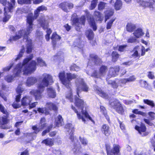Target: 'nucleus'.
Wrapping results in <instances>:
<instances>
[{
	"instance_id": "nucleus-1",
	"label": "nucleus",
	"mask_w": 155,
	"mask_h": 155,
	"mask_svg": "<svg viewBox=\"0 0 155 155\" xmlns=\"http://www.w3.org/2000/svg\"><path fill=\"white\" fill-rule=\"evenodd\" d=\"M66 78L65 73L64 71H63L59 73L58 77L62 84L69 90V92L66 95V98L69 100L71 102H73L74 99L71 88V81L72 80L76 79L78 77V75L75 74H72L70 72L66 73Z\"/></svg>"
},
{
	"instance_id": "nucleus-2",
	"label": "nucleus",
	"mask_w": 155,
	"mask_h": 155,
	"mask_svg": "<svg viewBox=\"0 0 155 155\" xmlns=\"http://www.w3.org/2000/svg\"><path fill=\"white\" fill-rule=\"evenodd\" d=\"M39 16V7H38L34 11V14L29 13L26 17L27 24H28L23 35L24 38L27 40H28V36L33 30V22Z\"/></svg>"
},
{
	"instance_id": "nucleus-3",
	"label": "nucleus",
	"mask_w": 155,
	"mask_h": 155,
	"mask_svg": "<svg viewBox=\"0 0 155 155\" xmlns=\"http://www.w3.org/2000/svg\"><path fill=\"white\" fill-rule=\"evenodd\" d=\"M79 91L80 88L78 86L76 89V93L78 97L76 96L75 97L74 104L76 107L81 108L82 114L84 115L86 118L93 122L94 120L89 115L87 111L86 110H83L84 107L86 105V104L83 100L79 98L80 97Z\"/></svg>"
},
{
	"instance_id": "nucleus-4",
	"label": "nucleus",
	"mask_w": 155,
	"mask_h": 155,
	"mask_svg": "<svg viewBox=\"0 0 155 155\" xmlns=\"http://www.w3.org/2000/svg\"><path fill=\"white\" fill-rule=\"evenodd\" d=\"M103 63L101 58L98 55L94 53H91L89 55L88 59L87 66L94 67L100 65Z\"/></svg>"
},
{
	"instance_id": "nucleus-5",
	"label": "nucleus",
	"mask_w": 155,
	"mask_h": 155,
	"mask_svg": "<svg viewBox=\"0 0 155 155\" xmlns=\"http://www.w3.org/2000/svg\"><path fill=\"white\" fill-rule=\"evenodd\" d=\"M47 107H39V113L45 114V115L50 114V111L53 110L54 112H58V107L55 104L51 102H47L46 103Z\"/></svg>"
},
{
	"instance_id": "nucleus-6",
	"label": "nucleus",
	"mask_w": 155,
	"mask_h": 155,
	"mask_svg": "<svg viewBox=\"0 0 155 155\" xmlns=\"http://www.w3.org/2000/svg\"><path fill=\"white\" fill-rule=\"evenodd\" d=\"M105 146L107 155H119L120 147L118 144H114L112 149L109 143H105Z\"/></svg>"
},
{
	"instance_id": "nucleus-7",
	"label": "nucleus",
	"mask_w": 155,
	"mask_h": 155,
	"mask_svg": "<svg viewBox=\"0 0 155 155\" xmlns=\"http://www.w3.org/2000/svg\"><path fill=\"white\" fill-rule=\"evenodd\" d=\"M86 17L85 15H82L80 18H75L73 19V24L75 26L76 30L79 31L82 28V25H84L86 22Z\"/></svg>"
},
{
	"instance_id": "nucleus-8",
	"label": "nucleus",
	"mask_w": 155,
	"mask_h": 155,
	"mask_svg": "<svg viewBox=\"0 0 155 155\" xmlns=\"http://www.w3.org/2000/svg\"><path fill=\"white\" fill-rule=\"evenodd\" d=\"M52 80V77L49 74H46L44 76L40 84H39V98L41 97V94L44 91L45 87L48 86L50 81Z\"/></svg>"
},
{
	"instance_id": "nucleus-9",
	"label": "nucleus",
	"mask_w": 155,
	"mask_h": 155,
	"mask_svg": "<svg viewBox=\"0 0 155 155\" xmlns=\"http://www.w3.org/2000/svg\"><path fill=\"white\" fill-rule=\"evenodd\" d=\"M37 63L35 61H32L29 64L25 67L23 70L24 74L28 75L33 72L36 69Z\"/></svg>"
},
{
	"instance_id": "nucleus-10",
	"label": "nucleus",
	"mask_w": 155,
	"mask_h": 155,
	"mask_svg": "<svg viewBox=\"0 0 155 155\" xmlns=\"http://www.w3.org/2000/svg\"><path fill=\"white\" fill-rule=\"evenodd\" d=\"M135 129L142 137L147 136L149 134V132L147 131L146 125L143 123H141L139 126L136 125Z\"/></svg>"
},
{
	"instance_id": "nucleus-11",
	"label": "nucleus",
	"mask_w": 155,
	"mask_h": 155,
	"mask_svg": "<svg viewBox=\"0 0 155 155\" xmlns=\"http://www.w3.org/2000/svg\"><path fill=\"white\" fill-rule=\"evenodd\" d=\"M14 8V7L12 5L9 3H8V6H6L4 7V16L3 18V22H6L11 17L10 15L8 14L7 10L8 11V12H13V10Z\"/></svg>"
},
{
	"instance_id": "nucleus-12",
	"label": "nucleus",
	"mask_w": 155,
	"mask_h": 155,
	"mask_svg": "<svg viewBox=\"0 0 155 155\" xmlns=\"http://www.w3.org/2000/svg\"><path fill=\"white\" fill-rule=\"evenodd\" d=\"M119 71V66L116 65L111 67L108 70L107 76L109 78L115 77L118 75Z\"/></svg>"
},
{
	"instance_id": "nucleus-13",
	"label": "nucleus",
	"mask_w": 155,
	"mask_h": 155,
	"mask_svg": "<svg viewBox=\"0 0 155 155\" xmlns=\"http://www.w3.org/2000/svg\"><path fill=\"white\" fill-rule=\"evenodd\" d=\"M39 22L41 26L42 27L44 30L47 29L46 31L47 33L46 34L50 35L52 32V30L51 28H48V24L44 16L41 17L40 18Z\"/></svg>"
},
{
	"instance_id": "nucleus-14",
	"label": "nucleus",
	"mask_w": 155,
	"mask_h": 155,
	"mask_svg": "<svg viewBox=\"0 0 155 155\" xmlns=\"http://www.w3.org/2000/svg\"><path fill=\"white\" fill-rule=\"evenodd\" d=\"M59 7L61 8L64 11L68 12V9H71L74 8V5L71 2H64L61 3L59 5Z\"/></svg>"
},
{
	"instance_id": "nucleus-15",
	"label": "nucleus",
	"mask_w": 155,
	"mask_h": 155,
	"mask_svg": "<svg viewBox=\"0 0 155 155\" xmlns=\"http://www.w3.org/2000/svg\"><path fill=\"white\" fill-rule=\"evenodd\" d=\"M87 20L91 27L92 28L94 31H96L97 29V27L94 18L89 12H87Z\"/></svg>"
},
{
	"instance_id": "nucleus-16",
	"label": "nucleus",
	"mask_w": 155,
	"mask_h": 155,
	"mask_svg": "<svg viewBox=\"0 0 155 155\" xmlns=\"http://www.w3.org/2000/svg\"><path fill=\"white\" fill-rule=\"evenodd\" d=\"M101 130V132L105 136L108 137L111 134L110 128L107 124H104L102 125Z\"/></svg>"
},
{
	"instance_id": "nucleus-17",
	"label": "nucleus",
	"mask_w": 155,
	"mask_h": 155,
	"mask_svg": "<svg viewBox=\"0 0 155 155\" xmlns=\"http://www.w3.org/2000/svg\"><path fill=\"white\" fill-rule=\"evenodd\" d=\"M114 109L118 114H124V110L122 106V104L120 102H117L115 103L113 106Z\"/></svg>"
},
{
	"instance_id": "nucleus-18",
	"label": "nucleus",
	"mask_w": 155,
	"mask_h": 155,
	"mask_svg": "<svg viewBox=\"0 0 155 155\" xmlns=\"http://www.w3.org/2000/svg\"><path fill=\"white\" fill-rule=\"evenodd\" d=\"M9 114L4 115L1 117V127L2 128L5 129L7 127L5 125L8 124L10 120L8 118Z\"/></svg>"
},
{
	"instance_id": "nucleus-19",
	"label": "nucleus",
	"mask_w": 155,
	"mask_h": 155,
	"mask_svg": "<svg viewBox=\"0 0 155 155\" xmlns=\"http://www.w3.org/2000/svg\"><path fill=\"white\" fill-rule=\"evenodd\" d=\"M52 41L51 43L54 47H55L56 45L57 42L61 39L60 36L58 35L56 32H54L52 34L51 37Z\"/></svg>"
},
{
	"instance_id": "nucleus-20",
	"label": "nucleus",
	"mask_w": 155,
	"mask_h": 155,
	"mask_svg": "<svg viewBox=\"0 0 155 155\" xmlns=\"http://www.w3.org/2000/svg\"><path fill=\"white\" fill-rule=\"evenodd\" d=\"M100 112L105 117L109 123H110V120L109 116L108 115L107 110L105 107L103 105L100 106Z\"/></svg>"
},
{
	"instance_id": "nucleus-21",
	"label": "nucleus",
	"mask_w": 155,
	"mask_h": 155,
	"mask_svg": "<svg viewBox=\"0 0 155 155\" xmlns=\"http://www.w3.org/2000/svg\"><path fill=\"white\" fill-rule=\"evenodd\" d=\"M32 101L31 97L28 96H25L21 100V104L23 106H26L30 104Z\"/></svg>"
},
{
	"instance_id": "nucleus-22",
	"label": "nucleus",
	"mask_w": 155,
	"mask_h": 155,
	"mask_svg": "<svg viewBox=\"0 0 155 155\" xmlns=\"http://www.w3.org/2000/svg\"><path fill=\"white\" fill-rule=\"evenodd\" d=\"M37 82V79L34 77H30L28 78L26 82L27 86L30 87L33 85Z\"/></svg>"
},
{
	"instance_id": "nucleus-23",
	"label": "nucleus",
	"mask_w": 155,
	"mask_h": 155,
	"mask_svg": "<svg viewBox=\"0 0 155 155\" xmlns=\"http://www.w3.org/2000/svg\"><path fill=\"white\" fill-rule=\"evenodd\" d=\"M47 93L48 97L50 98H54L56 96V91L52 87H50L48 88Z\"/></svg>"
},
{
	"instance_id": "nucleus-24",
	"label": "nucleus",
	"mask_w": 155,
	"mask_h": 155,
	"mask_svg": "<svg viewBox=\"0 0 155 155\" xmlns=\"http://www.w3.org/2000/svg\"><path fill=\"white\" fill-rule=\"evenodd\" d=\"M54 139L50 138H47L44 140L41 143L45 144L47 146L51 147L54 145Z\"/></svg>"
},
{
	"instance_id": "nucleus-25",
	"label": "nucleus",
	"mask_w": 155,
	"mask_h": 155,
	"mask_svg": "<svg viewBox=\"0 0 155 155\" xmlns=\"http://www.w3.org/2000/svg\"><path fill=\"white\" fill-rule=\"evenodd\" d=\"M71 109L74 111V112L77 114V116L78 119L79 120L81 119L83 121L84 123L86 122V120L84 117L81 115V114L79 112L76 107L72 105L71 106Z\"/></svg>"
},
{
	"instance_id": "nucleus-26",
	"label": "nucleus",
	"mask_w": 155,
	"mask_h": 155,
	"mask_svg": "<svg viewBox=\"0 0 155 155\" xmlns=\"http://www.w3.org/2000/svg\"><path fill=\"white\" fill-rule=\"evenodd\" d=\"M72 124H68L67 125V127L70 130H71L69 133V139L72 141H74V127H71Z\"/></svg>"
},
{
	"instance_id": "nucleus-27",
	"label": "nucleus",
	"mask_w": 155,
	"mask_h": 155,
	"mask_svg": "<svg viewBox=\"0 0 155 155\" xmlns=\"http://www.w3.org/2000/svg\"><path fill=\"white\" fill-rule=\"evenodd\" d=\"M85 35L89 40L92 41L94 38V33L90 29L86 31Z\"/></svg>"
},
{
	"instance_id": "nucleus-28",
	"label": "nucleus",
	"mask_w": 155,
	"mask_h": 155,
	"mask_svg": "<svg viewBox=\"0 0 155 155\" xmlns=\"http://www.w3.org/2000/svg\"><path fill=\"white\" fill-rule=\"evenodd\" d=\"M133 34L136 38H139L143 36L144 33L141 28H138L134 31Z\"/></svg>"
},
{
	"instance_id": "nucleus-29",
	"label": "nucleus",
	"mask_w": 155,
	"mask_h": 155,
	"mask_svg": "<svg viewBox=\"0 0 155 155\" xmlns=\"http://www.w3.org/2000/svg\"><path fill=\"white\" fill-rule=\"evenodd\" d=\"M111 61L113 62H116L119 59L120 55L116 51H113L111 54Z\"/></svg>"
},
{
	"instance_id": "nucleus-30",
	"label": "nucleus",
	"mask_w": 155,
	"mask_h": 155,
	"mask_svg": "<svg viewBox=\"0 0 155 155\" xmlns=\"http://www.w3.org/2000/svg\"><path fill=\"white\" fill-rule=\"evenodd\" d=\"M107 70L108 67L105 65H101L99 69V71L102 76L106 74Z\"/></svg>"
},
{
	"instance_id": "nucleus-31",
	"label": "nucleus",
	"mask_w": 155,
	"mask_h": 155,
	"mask_svg": "<svg viewBox=\"0 0 155 155\" xmlns=\"http://www.w3.org/2000/svg\"><path fill=\"white\" fill-rule=\"evenodd\" d=\"M126 30L129 32H132L134 31L136 28V26L131 23H128L126 25Z\"/></svg>"
},
{
	"instance_id": "nucleus-32",
	"label": "nucleus",
	"mask_w": 155,
	"mask_h": 155,
	"mask_svg": "<svg viewBox=\"0 0 155 155\" xmlns=\"http://www.w3.org/2000/svg\"><path fill=\"white\" fill-rule=\"evenodd\" d=\"M81 86V91L84 92H87L89 90V87L86 83L84 81L83 79H81V81L80 83Z\"/></svg>"
},
{
	"instance_id": "nucleus-33",
	"label": "nucleus",
	"mask_w": 155,
	"mask_h": 155,
	"mask_svg": "<svg viewBox=\"0 0 155 155\" xmlns=\"http://www.w3.org/2000/svg\"><path fill=\"white\" fill-rule=\"evenodd\" d=\"M63 123V119L61 115L60 114L58 115L57 116V120L55 121V125L57 127H59L60 126H61Z\"/></svg>"
},
{
	"instance_id": "nucleus-34",
	"label": "nucleus",
	"mask_w": 155,
	"mask_h": 155,
	"mask_svg": "<svg viewBox=\"0 0 155 155\" xmlns=\"http://www.w3.org/2000/svg\"><path fill=\"white\" fill-rule=\"evenodd\" d=\"M122 7V3L120 0H116L114 4V7L115 9L117 11L121 9Z\"/></svg>"
},
{
	"instance_id": "nucleus-35",
	"label": "nucleus",
	"mask_w": 155,
	"mask_h": 155,
	"mask_svg": "<svg viewBox=\"0 0 155 155\" xmlns=\"http://www.w3.org/2000/svg\"><path fill=\"white\" fill-rule=\"evenodd\" d=\"M143 102L144 104H146L150 106L151 108H154L155 110V104L153 101L149 100L148 99H144Z\"/></svg>"
},
{
	"instance_id": "nucleus-36",
	"label": "nucleus",
	"mask_w": 155,
	"mask_h": 155,
	"mask_svg": "<svg viewBox=\"0 0 155 155\" xmlns=\"http://www.w3.org/2000/svg\"><path fill=\"white\" fill-rule=\"evenodd\" d=\"M24 30L23 29L21 30L18 32V35H16L13 37V38L14 40H18L21 38L23 36V32Z\"/></svg>"
},
{
	"instance_id": "nucleus-37",
	"label": "nucleus",
	"mask_w": 155,
	"mask_h": 155,
	"mask_svg": "<svg viewBox=\"0 0 155 155\" xmlns=\"http://www.w3.org/2000/svg\"><path fill=\"white\" fill-rule=\"evenodd\" d=\"M114 14V12L112 10L107 11L106 12L105 15V21L109 19Z\"/></svg>"
},
{
	"instance_id": "nucleus-38",
	"label": "nucleus",
	"mask_w": 155,
	"mask_h": 155,
	"mask_svg": "<svg viewBox=\"0 0 155 155\" xmlns=\"http://www.w3.org/2000/svg\"><path fill=\"white\" fill-rule=\"evenodd\" d=\"M141 5L144 8H153L152 3L148 2L143 1L141 3Z\"/></svg>"
},
{
	"instance_id": "nucleus-39",
	"label": "nucleus",
	"mask_w": 155,
	"mask_h": 155,
	"mask_svg": "<svg viewBox=\"0 0 155 155\" xmlns=\"http://www.w3.org/2000/svg\"><path fill=\"white\" fill-rule=\"evenodd\" d=\"M132 112L134 114H139L143 117H145L147 115V114L146 113L141 111H138V109H134L133 110H132Z\"/></svg>"
},
{
	"instance_id": "nucleus-40",
	"label": "nucleus",
	"mask_w": 155,
	"mask_h": 155,
	"mask_svg": "<svg viewBox=\"0 0 155 155\" xmlns=\"http://www.w3.org/2000/svg\"><path fill=\"white\" fill-rule=\"evenodd\" d=\"M91 76L95 78H100L102 76L99 71L98 72L97 70H94L91 74Z\"/></svg>"
},
{
	"instance_id": "nucleus-41",
	"label": "nucleus",
	"mask_w": 155,
	"mask_h": 155,
	"mask_svg": "<svg viewBox=\"0 0 155 155\" xmlns=\"http://www.w3.org/2000/svg\"><path fill=\"white\" fill-rule=\"evenodd\" d=\"M79 69V67L75 64H73L70 67V70L71 71H77Z\"/></svg>"
},
{
	"instance_id": "nucleus-42",
	"label": "nucleus",
	"mask_w": 155,
	"mask_h": 155,
	"mask_svg": "<svg viewBox=\"0 0 155 155\" xmlns=\"http://www.w3.org/2000/svg\"><path fill=\"white\" fill-rule=\"evenodd\" d=\"M45 117L42 118L40 120L39 122V124H41V129H43L46 127L47 124L45 123Z\"/></svg>"
},
{
	"instance_id": "nucleus-43",
	"label": "nucleus",
	"mask_w": 155,
	"mask_h": 155,
	"mask_svg": "<svg viewBox=\"0 0 155 155\" xmlns=\"http://www.w3.org/2000/svg\"><path fill=\"white\" fill-rule=\"evenodd\" d=\"M97 94L103 98H106L107 97V94L101 90H97Z\"/></svg>"
},
{
	"instance_id": "nucleus-44",
	"label": "nucleus",
	"mask_w": 155,
	"mask_h": 155,
	"mask_svg": "<svg viewBox=\"0 0 155 155\" xmlns=\"http://www.w3.org/2000/svg\"><path fill=\"white\" fill-rule=\"evenodd\" d=\"M33 58V54H31L29 57L24 59L22 63V66H24L26 64Z\"/></svg>"
},
{
	"instance_id": "nucleus-45",
	"label": "nucleus",
	"mask_w": 155,
	"mask_h": 155,
	"mask_svg": "<svg viewBox=\"0 0 155 155\" xmlns=\"http://www.w3.org/2000/svg\"><path fill=\"white\" fill-rule=\"evenodd\" d=\"M32 129L33 130H35L34 132L31 133H27L26 134V136H32L33 133L37 134L38 133L39 131L38 130V128L36 126L34 125L32 127Z\"/></svg>"
},
{
	"instance_id": "nucleus-46",
	"label": "nucleus",
	"mask_w": 155,
	"mask_h": 155,
	"mask_svg": "<svg viewBox=\"0 0 155 155\" xmlns=\"http://www.w3.org/2000/svg\"><path fill=\"white\" fill-rule=\"evenodd\" d=\"M18 3L21 4H30L31 0H18Z\"/></svg>"
},
{
	"instance_id": "nucleus-47",
	"label": "nucleus",
	"mask_w": 155,
	"mask_h": 155,
	"mask_svg": "<svg viewBox=\"0 0 155 155\" xmlns=\"http://www.w3.org/2000/svg\"><path fill=\"white\" fill-rule=\"evenodd\" d=\"M0 111L5 115L9 114L7 110L2 104H0Z\"/></svg>"
},
{
	"instance_id": "nucleus-48",
	"label": "nucleus",
	"mask_w": 155,
	"mask_h": 155,
	"mask_svg": "<svg viewBox=\"0 0 155 155\" xmlns=\"http://www.w3.org/2000/svg\"><path fill=\"white\" fill-rule=\"evenodd\" d=\"M115 18L112 19L110 20L107 22L106 25V29L107 30L110 29L112 25L113 22L115 20Z\"/></svg>"
},
{
	"instance_id": "nucleus-49",
	"label": "nucleus",
	"mask_w": 155,
	"mask_h": 155,
	"mask_svg": "<svg viewBox=\"0 0 155 155\" xmlns=\"http://www.w3.org/2000/svg\"><path fill=\"white\" fill-rule=\"evenodd\" d=\"M97 3V0H92L89 9L91 10L94 9L96 7Z\"/></svg>"
},
{
	"instance_id": "nucleus-50",
	"label": "nucleus",
	"mask_w": 155,
	"mask_h": 155,
	"mask_svg": "<svg viewBox=\"0 0 155 155\" xmlns=\"http://www.w3.org/2000/svg\"><path fill=\"white\" fill-rule=\"evenodd\" d=\"M106 3L101 2H100L98 5V9L99 10H101L104 9L105 7Z\"/></svg>"
},
{
	"instance_id": "nucleus-51",
	"label": "nucleus",
	"mask_w": 155,
	"mask_h": 155,
	"mask_svg": "<svg viewBox=\"0 0 155 155\" xmlns=\"http://www.w3.org/2000/svg\"><path fill=\"white\" fill-rule=\"evenodd\" d=\"M149 50H150V49L149 48L145 49V47L143 46H141V56H144L146 52L147 51Z\"/></svg>"
},
{
	"instance_id": "nucleus-52",
	"label": "nucleus",
	"mask_w": 155,
	"mask_h": 155,
	"mask_svg": "<svg viewBox=\"0 0 155 155\" xmlns=\"http://www.w3.org/2000/svg\"><path fill=\"white\" fill-rule=\"evenodd\" d=\"M127 47V45H120L118 47V50L120 52H124L126 48Z\"/></svg>"
},
{
	"instance_id": "nucleus-53",
	"label": "nucleus",
	"mask_w": 155,
	"mask_h": 155,
	"mask_svg": "<svg viewBox=\"0 0 155 155\" xmlns=\"http://www.w3.org/2000/svg\"><path fill=\"white\" fill-rule=\"evenodd\" d=\"M94 16L96 18L100 19L101 18V14L100 12L95 11L94 13Z\"/></svg>"
},
{
	"instance_id": "nucleus-54",
	"label": "nucleus",
	"mask_w": 155,
	"mask_h": 155,
	"mask_svg": "<svg viewBox=\"0 0 155 155\" xmlns=\"http://www.w3.org/2000/svg\"><path fill=\"white\" fill-rule=\"evenodd\" d=\"M24 52V49H21L20 51L19 54L17 55V57L16 58L15 60H17L19 59L22 56Z\"/></svg>"
},
{
	"instance_id": "nucleus-55",
	"label": "nucleus",
	"mask_w": 155,
	"mask_h": 155,
	"mask_svg": "<svg viewBox=\"0 0 155 155\" xmlns=\"http://www.w3.org/2000/svg\"><path fill=\"white\" fill-rule=\"evenodd\" d=\"M136 37H131L128 38L127 40V42L128 43H133L136 42L137 39Z\"/></svg>"
},
{
	"instance_id": "nucleus-56",
	"label": "nucleus",
	"mask_w": 155,
	"mask_h": 155,
	"mask_svg": "<svg viewBox=\"0 0 155 155\" xmlns=\"http://www.w3.org/2000/svg\"><path fill=\"white\" fill-rule=\"evenodd\" d=\"M5 80L8 83H10L12 82L13 79V77L12 75L7 76L5 78Z\"/></svg>"
},
{
	"instance_id": "nucleus-57",
	"label": "nucleus",
	"mask_w": 155,
	"mask_h": 155,
	"mask_svg": "<svg viewBox=\"0 0 155 155\" xmlns=\"http://www.w3.org/2000/svg\"><path fill=\"white\" fill-rule=\"evenodd\" d=\"M148 114L150 117V120H153L155 118V113L152 111H150L148 112Z\"/></svg>"
},
{
	"instance_id": "nucleus-58",
	"label": "nucleus",
	"mask_w": 155,
	"mask_h": 155,
	"mask_svg": "<svg viewBox=\"0 0 155 155\" xmlns=\"http://www.w3.org/2000/svg\"><path fill=\"white\" fill-rule=\"evenodd\" d=\"M30 92L36 97L39 94V90H32Z\"/></svg>"
},
{
	"instance_id": "nucleus-59",
	"label": "nucleus",
	"mask_w": 155,
	"mask_h": 155,
	"mask_svg": "<svg viewBox=\"0 0 155 155\" xmlns=\"http://www.w3.org/2000/svg\"><path fill=\"white\" fill-rule=\"evenodd\" d=\"M134 52V53L132 54V56L134 58H139L141 56V54L140 55L138 52L137 51H133Z\"/></svg>"
},
{
	"instance_id": "nucleus-60",
	"label": "nucleus",
	"mask_w": 155,
	"mask_h": 155,
	"mask_svg": "<svg viewBox=\"0 0 155 155\" xmlns=\"http://www.w3.org/2000/svg\"><path fill=\"white\" fill-rule=\"evenodd\" d=\"M32 48L31 43L27 47L26 52L28 54H29L31 53L32 51Z\"/></svg>"
},
{
	"instance_id": "nucleus-61",
	"label": "nucleus",
	"mask_w": 155,
	"mask_h": 155,
	"mask_svg": "<svg viewBox=\"0 0 155 155\" xmlns=\"http://www.w3.org/2000/svg\"><path fill=\"white\" fill-rule=\"evenodd\" d=\"M39 66L41 67H46L47 64L45 62L41 59L39 58Z\"/></svg>"
},
{
	"instance_id": "nucleus-62",
	"label": "nucleus",
	"mask_w": 155,
	"mask_h": 155,
	"mask_svg": "<svg viewBox=\"0 0 155 155\" xmlns=\"http://www.w3.org/2000/svg\"><path fill=\"white\" fill-rule=\"evenodd\" d=\"M150 119H148L146 118L143 119V121L147 124L150 126H152L153 125V124L150 121Z\"/></svg>"
},
{
	"instance_id": "nucleus-63",
	"label": "nucleus",
	"mask_w": 155,
	"mask_h": 155,
	"mask_svg": "<svg viewBox=\"0 0 155 155\" xmlns=\"http://www.w3.org/2000/svg\"><path fill=\"white\" fill-rule=\"evenodd\" d=\"M13 66V64H11L7 66L3 69L4 71H8Z\"/></svg>"
},
{
	"instance_id": "nucleus-64",
	"label": "nucleus",
	"mask_w": 155,
	"mask_h": 155,
	"mask_svg": "<svg viewBox=\"0 0 155 155\" xmlns=\"http://www.w3.org/2000/svg\"><path fill=\"white\" fill-rule=\"evenodd\" d=\"M147 77L149 79H153L155 78L153 73L151 71L148 72Z\"/></svg>"
}]
</instances>
